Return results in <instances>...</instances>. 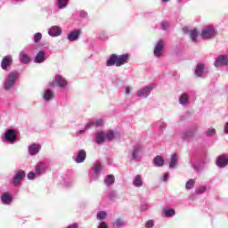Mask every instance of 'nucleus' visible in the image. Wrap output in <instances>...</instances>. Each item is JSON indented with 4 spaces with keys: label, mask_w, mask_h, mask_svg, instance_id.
<instances>
[{
    "label": "nucleus",
    "mask_w": 228,
    "mask_h": 228,
    "mask_svg": "<svg viewBox=\"0 0 228 228\" xmlns=\"http://www.w3.org/2000/svg\"><path fill=\"white\" fill-rule=\"evenodd\" d=\"M128 61H129L128 53H125L123 55H117L116 53H112L109 61H107V66L110 67V66L116 65L118 68H119L124 64H127Z\"/></svg>",
    "instance_id": "f257e3e1"
},
{
    "label": "nucleus",
    "mask_w": 228,
    "mask_h": 228,
    "mask_svg": "<svg viewBox=\"0 0 228 228\" xmlns=\"http://www.w3.org/2000/svg\"><path fill=\"white\" fill-rule=\"evenodd\" d=\"M18 77H20V73H17V71L9 73L7 78H5V82L4 83V89L11 90V88H13L14 85L17 83Z\"/></svg>",
    "instance_id": "f03ea898"
},
{
    "label": "nucleus",
    "mask_w": 228,
    "mask_h": 228,
    "mask_svg": "<svg viewBox=\"0 0 228 228\" xmlns=\"http://www.w3.org/2000/svg\"><path fill=\"white\" fill-rule=\"evenodd\" d=\"M216 32L213 27H204L201 30L200 37L202 39H212Z\"/></svg>",
    "instance_id": "7ed1b4c3"
},
{
    "label": "nucleus",
    "mask_w": 228,
    "mask_h": 228,
    "mask_svg": "<svg viewBox=\"0 0 228 228\" xmlns=\"http://www.w3.org/2000/svg\"><path fill=\"white\" fill-rule=\"evenodd\" d=\"M4 138L6 142H9L10 143H13L14 142H16L17 133L15 129H8L4 134Z\"/></svg>",
    "instance_id": "20e7f679"
},
{
    "label": "nucleus",
    "mask_w": 228,
    "mask_h": 228,
    "mask_svg": "<svg viewBox=\"0 0 228 228\" xmlns=\"http://www.w3.org/2000/svg\"><path fill=\"white\" fill-rule=\"evenodd\" d=\"M223 66H228V57L226 55H219L215 62L216 68H220Z\"/></svg>",
    "instance_id": "39448f33"
},
{
    "label": "nucleus",
    "mask_w": 228,
    "mask_h": 228,
    "mask_svg": "<svg viewBox=\"0 0 228 228\" xmlns=\"http://www.w3.org/2000/svg\"><path fill=\"white\" fill-rule=\"evenodd\" d=\"M164 45H165V43L162 40H160L157 43V45L154 48L155 57H161V55H163Z\"/></svg>",
    "instance_id": "423d86ee"
},
{
    "label": "nucleus",
    "mask_w": 228,
    "mask_h": 228,
    "mask_svg": "<svg viewBox=\"0 0 228 228\" xmlns=\"http://www.w3.org/2000/svg\"><path fill=\"white\" fill-rule=\"evenodd\" d=\"M12 64V59L11 55H6L5 57H4V59L2 60L1 62V68L4 70L8 69V68H10Z\"/></svg>",
    "instance_id": "0eeeda50"
},
{
    "label": "nucleus",
    "mask_w": 228,
    "mask_h": 228,
    "mask_svg": "<svg viewBox=\"0 0 228 228\" xmlns=\"http://www.w3.org/2000/svg\"><path fill=\"white\" fill-rule=\"evenodd\" d=\"M25 175L26 174L23 170H20L19 172H17L16 175H14L13 185L19 186V184H20V181H23Z\"/></svg>",
    "instance_id": "6e6552de"
},
{
    "label": "nucleus",
    "mask_w": 228,
    "mask_h": 228,
    "mask_svg": "<svg viewBox=\"0 0 228 228\" xmlns=\"http://www.w3.org/2000/svg\"><path fill=\"white\" fill-rule=\"evenodd\" d=\"M216 165L220 168H224V167H226V165H228L227 156H225L224 154H222L221 156H218V158L216 159Z\"/></svg>",
    "instance_id": "1a4fd4ad"
},
{
    "label": "nucleus",
    "mask_w": 228,
    "mask_h": 228,
    "mask_svg": "<svg viewBox=\"0 0 228 228\" xmlns=\"http://www.w3.org/2000/svg\"><path fill=\"white\" fill-rule=\"evenodd\" d=\"M152 88H153V86L149 85L148 86H145L142 90H138L137 91V96L141 97L142 95H144V97H148V95H150Z\"/></svg>",
    "instance_id": "9d476101"
},
{
    "label": "nucleus",
    "mask_w": 228,
    "mask_h": 228,
    "mask_svg": "<svg viewBox=\"0 0 228 228\" xmlns=\"http://www.w3.org/2000/svg\"><path fill=\"white\" fill-rule=\"evenodd\" d=\"M40 149L41 145L39 143H32L28 147V152L31 154V156H35L36 154H38Z\"/></svg>",
    "instance_id": "9b49d317"
},
{
    "label": "nucleus",
    "mask_w": 228,
    "mask_h": 228,
    "mask_svg": "<svg viewBox=\"0 0 228 228\" xmlns=\"http://www.w3.org/2000/svg\"><path fill=\"white\" fill-rule=\"evenodd\" d=\"M183 32L184 33L189 32L191 40L192 41H198L199 32H198L197 28H193L192 30H189L188 27H184Z\"/></svg>",
    "instance_id": "f8f14e48"
},
{
    "label": "nucleus",
    "mask_w": 228,
    "mask_h": 228,
    "mask_svg": "<svg viewBox=\"0 0 228 228\" xmlns=\"http://www.w3.org/2000/svg\"><path fill=\"white\" fill-rule=\"evenodd\" d=\"M35 62H37V64H42V62H45V52H39L35 59H34Z\"/></svg>",
    "instance_id": "ddd939ff"
},
{
    "label": "nucleus",
    "mask_w": 228,
    "mask_h": 228,
    "mask_svg": "<svg viewBox=\"0 0 228 228\" xmlns=\"http://www.w3.org/2000/svg\"><path fill=\"white\" fill-rule=\"evenodd\" d=\"M55 82L58 84L59 86H61V88H64L65 86H67L68 82L67 80H65V78H63V77H61V75H56L55 77Z\"/></svg>",
    "instance_id": "4468645a"
},
{
    "label": "nucleus",
    "mask_w": 228,
    "mask_h": 228,
    "mask_svg": "<svg viewBox=\"0 0 228 228\" xmlns=\"http://www.w3.org/2000/svg\"><path fill=\"white\" fill-rule=\"evenodd\" d=\"M48 34H49L50 36H53V37L61 36V28H60V27H52V28L48 30Z\"/></svg>",
    "instance_id": "2eb2a0df"
},
{
    "label": "nucleus",
    "mask_w": 228,
    "mask_h": 228,
    "mask_svg": "<svg viewBox=\"0 0 228 228\" xmlns=\"http://www.w3.org/2000/svg\"><path fill=\"white\" fill-rule=\"evenodd\" d=\"M20 62H22V64H29V62H31V59L29 55H28L24 52H20Z\"/></svg>",
    "instance_id": "dca6fc26"
},
{
    "label": "nucleus",
    "mask_w": 228,
    "mask_h": 228,
    "mask_svg": "<svg viewBox=\"0 0 228 228\" xmlns=\"http://www.w3.org/2000/svg\"><path fill=\"white\" fill-rule=\"evenodd\" d=\"M79 34H80V30H73V32H70L68 35V39L69 41H77V39H79Z\"/></svg>",
    "instance_id": "f3484780"
},
{
    "label": "nucleus",
    "mask_w": 228,
    "mask_h": 228,
    "mask_svg": "<svg viewBox=\"0 0 228 228\" xmlns=\"http://www.w3.org/2000/svg\"><path fill=\"white\" fill-rule=\"evenodd\" d=\"M86 159V151H80L76 158L77 163H83Z\"/></svg>",
    "instance_id": "a211bd4d"
},
{
    "label": "nucleus",
    "mask_w": 228,
    "mask_h": 228,
    "mask_svg": "<svg viewBox=\"0 0 228 228\" xmlns=\"http://www.w3.org/2000/svg\"><path fill=\"white\" fill-rule=\"evenodd\" d=\"M45 164L43 162H40L36 167V175H39L42 174V172H45Z\"/></svg>",
    "instance_id": "6ab92c4d"
},
{
    "label": "nucleus",
    "mask_w": 228,
    "mask_h": 228,
    "mask_svg": "<svg viewBox=\"0 0 228 228\" xmlns=\"http://www.w3.org/2000/svg\"><path fill=\"white\" fill-rule=\"evenodd\" d=\"M153 163L156 167H163L165 160L161 156H156L153 159Z\"/></svg>",
    "instance_id": "aec40b11"
},
{
    "label": "nucleus",
    "mask_w": 228,
    "mask_h": 228,
    "mask_svg": "<svg viewBox=\"0 0 228 228\" xmlns=\"http://www.w3.org/2000/svg\"><path fill=\"white\" fill-rule=\"evenodd\" d=\"M134 186H136L137 188H140L143 184V181L142 179V175H136L134 181L133 182Z\"/></svg>",
    "instance_id": "412c9836"
},
{
    "label": "nucleus",
    "mask_w": 228,
    "mask_h": 228,
    "mask_svg": "<svg viewBox=\"0 0 228 228\" xmlns=\"http://www.w3.org/2000/svg\"><path fill=\"white\" fill-rule=\"evenodd\" d=\"M178 163V156L177 154H173L171 156V161L169 162V167L173 168L174 167H175V165H177Z\"/></svg>",
    "instance_id": "4be33fe9"
},
{
    "label": "nucleus",
    "mask_w": 228,
    "mask_h": 228,
    "mask_svg": "<svg viewBox=\"0 0 228 228\" xmlns=\"http://www.w3.org/2000/svg\"><path fill=\"white\" fill-rule=\"evenodd\" d=\"M3 204H10L12 202V197L9 193H4L1 197Z\"/></svg>",
    "instance_id": "5701e85b"
},
{
    "label": "nucleus",
    "mask_w": 228,
    "mask_h": 228,
    "mask_svg": "<svg viewBox=\"0 0 228 228\" xmlns=\"http://www.w3.org/2000/svg\"><path fill=\"white\" fill-rule=\"evenodd\" d=\"M54 97V92L53 90H46L45 92V100L51 101Z\"/></svg>",
    "instance_id": "b1692460"
},
{
    "label": "nucleus",
    "mask_w": 228,
    "mask_h": 228,
    "mask_svg": "<svg viewBox=\"0 0 228 228\" xmlns=\"http://www.w3.org/2000/svg\"><path fill=\"white\" fill-rule=\"evenodd\" d=\"M114 183H115L114 175H107V177H105V184H107V186H110L111 184H114Z\"/></svg>",
    "instance_id": "393cba45"
},
{
    "label": "nucleus",
    "mask_w": 228,
    "mask_h": 228,
    "mask_svg": "<svg viewBox=\"0 0 228 228\" xmlns=\"http://www.w3.org/2000/svg\"><path fill=\"white\" fill-rule=\"evenodd\" d=\"M197 131L196 129L192 128V129H189L188 131H186L184 136L185 138H193L196 134Z\"/></svg>",
    "instance_id": "a878e982"
},
{
    "label": "nucleus",
    "mask_w": 228,
    "mask_h": 228,
    "mask_svg": "<svg viewBox=\"0 0 228 228\" xmlns=\"http://www.w3.org/2000/svg\"><path fill=\"white\" fill-rule=\"evenodd\" d=\"M163 212H164L165 216L167 217L175 216V208H164Z\"/></svg>",
    "instance_id": "bb28decb"
},
{
    "label": "nucleus",
    "mask_w": 228,
    "mask_h": 228,
    "mask_svg": "<svg viewBox=\"0 0 228 228\" xmlns=\"http://www.w3.org/2000/svg\"><path fill=\"white\" fill-rule=\"evenodd\" d=\"M96 142H97V143H102L103 142H105L104 133H98L96 134Z\"/></svg>",
    "instance_id": "cd10ccee"
},
{
    "label": "nucleus",
    "mask_w": 228,
    "mask_h": 228,
    "mask_svg": "<svg viewBox=\"0 0 228 228\" xmlns=\"http://www.w3.org/2000/svg\"><path fill=\"white\" fill-rule=\"evenodd\" d=\"M204 64H198L195 73L197 76H202V72H204Z\"/></svg>",
    "instance_id": "c85d7f7f"
},
{
    "label": "nucleus",
    "mask_w": 228,
    "mask_h": 228,
    "mask_svg": "<svg viewBox=\"0 0 228 228\" xmlns=\"http://www.w3.org/2000/svg\"><path fill=\"white\" fill-rule=\"evenodd\" d=\"M69 0H57V5L60 9L67 7Z\"/></svg>",
    "instance_id": "c756f323"
},
{
    "label": "nucleus",
    "mask_w": 228,
    "mask_h": 228,
    "mask_svg": "<svg viewBox=\"0 0 228 228\" xmlns=\"http://www.w3.org/2000/svg\"><path fill=\"white\" fill-rule=\"evenodd\" d=\"M189 99L188 94H183L180 97L181 104H187Z\"/></svg>",
    "instance_id": "7c9ffc66"
},
{
    "label": "nucleus",
    "mask_w": 228,
    "mask_h": 228,
    "mask_svg": "<svg viewBox=\"0 0 228 228\" xmlns=\"http://www.w3.org/2000/svg\"><path fill=\"white\" fill-rule=\"evenodd\" d=\"M195 186V181L194 179H190L187 183H186V190H191L192 188H194Z\"/></svg>",
    "instance_id": "2f4dec72"
},
{
    "label": "nucleus",
    "mask_w": 228,
    "mask_h": 228,
    "mask_svg": "<svg viewBox=\"0 0 228 228\" xmlns=\"http://www.w3.org/2000/svg\"><path fill=\"white\" fill-rule=\"evenodd\" d=\"M107 217V212L105 210H101L97 213V219H105Z\"/></svg>",
    "instance_id": "473e14b6"
},
{
    "label": "nucleus",
    "mask_w": 228,
    "mask_h": 228,
    "mask_svg": "<svg viewBox=\"0 0 228 228\" xmlns=\"http://www.w3.org/2000/svg\"><path fill=\"white\" fill-rule=\"evenodd\" d=\"M102 168V165L101 163H95V165L94 167V170L95 174H100Z\"/></svg>",
    "instance_id": "72a5a7b5"
},
{
    "label": "nucleus",
    "mask_w": 228,
    "mask_h": 228,
    "mask_svg": "<svg viewBox=\"0 0 228 228\" xmlns=\"http://www.w3.org/2000/svg\"><path fill=\"white\" fill-rule=\"evenodd\" d=\"M43 36L40 32H37V34H35L34 36V41L35 43H39V41H41Z\"/></svg>",
    "instance_id": "f704fd0d"
},
{
    "label": "nucleus",
    "mask_w": 228,
    "mask_h": 228,
    "mask_svg": "<svg viewBox=\"0 0 228 228\" xmlns=\"http://www.w3.org/2000/svg\"><path fill=\"white\" fill-rule=\"evenodd\" d=\"M216 131L214 127H209V129H208L206 134L207 136H213L214 134H216Z\"/></svg>",
    "instance_id": "c9c22d12"
},
{
    "label": "nucleus",
    "mask_w": 228,
    "mask_h": 228,
    "mask_svg": "<svg viewBox=\"0 0 228 228\" xmlns=\"http://www.w3.org/2000/svg\"><path fill=\"white\" fill-rule=\"evenodd\" d=\"M105 137L107 138V140H113L115 138V134L113 131H108Z\"/></svg>",
    "instance_id": "e433bc0d"
},
{
    "label": "nucleus",
    "mask_w": 228,
    "mask_h": 228,
    "mask_svg": "<svg viewBox=\"0 0 228 228\" xmlns=\"http://www.w3.org/2000/svg\"><path fill=\"white\" fill-rule=\"evenodd\" d=\"M206 190H207L206 186H202L201 188H198V190H196V193L198 195H201L206 191Z\"/></svg>",
    "instance_id": "4c0bfd02"
},
{
    "label": "nucleus",
    "mask_w": 228,
    "mask_h": 228,
    "mask_svg": "<svg viewBox=\"0 0 228 228\" xmlns=\"http://www.w3.org/2000/svg\"><path fill=\"white\" fill-rule=\"evenodd\" d=\"M145 226L147 228H152V226H154V221L153 219H150L149 221H147V223L145 224Z\"/></svg>",
    "instance_id": "58836bf2"
},
{
    "label": "nucleus",
    "mask_w": 228,
    "mask_h": 228,
    "mask_svg": "<svg viewBox=\"0 0 228 228\" xmlns=\"http://www.w3.org/2000/svg\"><path fill=\"white\" fill-rule=\"evenodd\" d=\"M36 175H37V172H35V173L29 172V174H28V179L33 180V179H35Z\"/></svg>",
    "instance_id": "ea45409f"
},
{
    "label": "nucleus",
    "mask_w": 228,
    "mask_h": 228,
    "mask_svg": "<svg viewBox=\"0 0 228 228\" xmlns=\"http://www.w3.org/2000/svg\"><path fill=\"white\" fill-rule=\"evenodd\" d=\"M98 228H108V224L105 221H102V223H100Z\"/></svg>",
    "instance_id": "a19ab883"
},
{
    "label": "nucleus",
    "mask_w": 228,
    "mask_h": 228,
    "mask_svg": "<svg viewBox=\"0 0 228 228\" xmlns=\"http://www.w3.org/2000/svg\"><path fill=\"white\" fill-rule=\"evenodd\" d=\"M161 27H162V28H163L164 30H166L167 28H168L169 23H167V21H163V22L161 23Z\"/></svg>",
    "instance_id": "79ce46f5"
},
{
    "label": "nucleus",
    "mask_w": 228,
    "mask_h": 228,
    "mask_svg": "<svg viewBox=\"0 0 228 228\" xmlns=\"http://www.w3.org/2000/svg\"><path fill=\"white\" fill-rule=\"evenodd\" d=\"M122 223H123V221H122V219L120 217L116 219V221H115V224L117 226H121Z\"/></svg>",
    "instance_id": "37998d69"
},
{
    "label": "nucleus",
    "mask_w": 228,
    "mask_h": 228,
    "mask_svg": "<svg viewBox=\"0 0 228 228\" xmlns=\"http://www.w3.org/2000/svg\"><path fill=\"white\" fill-rule=\"evenodd\" d=\"M95 126H102L103 124V120L102 118H98L96 121H95Z\"/></svg>",
    "instance_id": "c03bdc74"
},
{
    "label": "nucleus",
    "mask_w": 228,
    "mask_h": 228,
    "mask_svg": "<svg viewBox=\"0 0 228 228\" xmlns=\"http://www.w3.org/2000/svg\"><path fill=\"white\" fill-rule=\"evenodd\" d=\"M138 152H139L138 149H134V152H133V158L134 159L137 158Z\"/></svg>",
    "instance_id": "a18cd8bd"
},
{
    "label": "nucleus",
    "mask_w": 228,
    "mask_h": 228,
    "mask_svg": "<svg viewBox=\"0 0 228 228\" xmlns=\"http://www.w3.org/2000/svg\"><path fill=\"white\" fill-rule=\"evenodd\" d=\"M67 228H78V224L77 223H73V224H69Z\"/></svg>",
    "instance_id": "49530a36"
},
{
    "label": "nucleus",
    "mask_w": 228,
    "mask_h": 228,
    "mask_svg": "<svg viewBox=\"0 0 228 228\" xmlns=\"http://www.w3.org/2000/svg\"><path fill=\"white\" fill-rule=\"evenodd\" d=\"M224 133H228V122L224 126Z\"/></svg>",
    "instance_id": "de8ad7c7"
},
{
    "label": "nucleus",
    "mask_w": 228,
    "mask_h": 228,
    "mask_svg": "<svg viewBox=\"0 0 228 228\" xmlns=\"http://www.w3.org/2000/svg\"><path fill=\"white\" fill-rule=\"evenodd\" d=\"M130 86H126V94H130Z\"/></svg>",
    "instance_id": "09e8293b"
},
{
    "label": "nucleus",
    "mask_w": 228,
    "mask_h": 228,
    "mask_svg": "<svg viewBox=\"0 0 228 228\" xmlns=\"http://www.w3.org/2000/svg\"><path fill=\"white\" fill-rule=\"evenodd\" d=\"M167 179H168V175H167V174H165V175H163V180H164V181H167Z\"/></svg>",
    "instance_id": "8fccbe9b"
},
{
    "label": "nucleus",
    "mask_w": 228,
    "mask_h": 228,
    "mask_svg": "<svg viewBox=\"0 0 228 228\" xmlns=\"http://www.w3.org/2000/svg\"><path fill=\"white\" fill-rule=\"evenodd\" d=\"M162 2H169V0H161Z\"/></svg>",
    "instance_id": "3c124183"
},
{
    "label": "nucleus",
    "mask_w": 228,
    "mask_h": 228,
    "mask_svg": "<svg viewBox=\"0 0 228 228\" xmlns=\"http://www.w3.org/2000/svg\"><path fill=\"white\" fill-rule=\"evenodd\" d=\"M80 134L85 133V131H79Z\"/></svg>",
    "instance_id": "603ef678"
},
{
    "label": "nucleus",
    "mask_w": 228,
    "mask_h": 228,
    "mask_svg": "<svg viewBox=\"0 0 228 228\" xmlns=\"http://www.w3.org/2000/svg\"><path fill=\"white\" fill-rule=\"evenodd\" d=\"M93 126V124H88V126Z\"/></svg>",
    "instance_id": "864d4df0"
},
{
    "label": "nucleus",
    "mask_w": 228,
    "mask_h": 228,
    "mask_svg": "<svg viewBox=\"0 0 228 228\" xmlns=\"http://www.w3.org/2000/svg\"><path fill=\"white\" fill-rule=\"evenodd\" d=\"M179 2H181V0H178Z\"/></svg>",
    "instance_id": "5fc2aeb1"
}]
</instances>
